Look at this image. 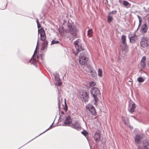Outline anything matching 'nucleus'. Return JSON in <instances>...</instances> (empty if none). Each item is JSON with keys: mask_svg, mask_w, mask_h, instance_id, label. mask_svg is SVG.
I'll use <instances>...</instances> for the list:
<instances>
[{"mask_svg": "<svg viewBox=\"0 0 149 149\" xmlns=\"http://www.w3.org/2000/svg\"><path fill=\"white\" fill-rule=\"evenodd\" d=\"M68 28L65 31L67 37L70 40H73L77 37L79 31L74 25H68Z\"/></svg>", "mask_w": 149, "mask_h": 149, "instance_id": "nucleus-1", "label": "nucleus"}, {"mask_svg": "<svg viewBox=\"0 0 149 149\" xmlns=\"http://www.w3.org/2000/svg\"><path fill=\"white\" fill-rule=\"evenodd\" d=\"M91 92L95 101L94 104L95 105H96L97 104L96 102L98 100V97H99L100 95V90L97 88L93 87L91 89Z\"/></svg>", "mask_w": 149, "mask_h": 149, "instance_id": "nucleus-2", "label": "nucleus"}, {"mask_svg": "<svg viewBox=\"0 0 149 149\" xmlns=\"http://www.w3.org/2000/svg\"><path fill=\"white\" fill-rule=\"evenodd\" d=\"M74 44L77 51V52L74 53V54L75 55L77 56L78 54V51H82L84 50V48L82 46L81 41L80 39H77L74 41Z\"/></svg>", "mask_w": 149, "mask_h": 149, "instance_id": "nucleus-3", "label": "nucleus"}, {"mask_svg": "<svg viewBox=\"0 0 149 149\" xmlns=\"http://www.w3.org/2000/svg\"><path fill=\"white\" fill-rule=\"evenodd\" d=\"M86 54L81 53L79 57V62L81 65H84L88 60V58L86 56Z\"/></svg>", "mask_w": 149, "mask_h": 149, "instance_id": "nucleus-4", "label": "nucleus"}, {"mask_svg": "<svg viewBox=\"0 0 149 149\" xmlns=\"http://www.w3.org/2000/svg\"><path fill=\"white\" fill-rule=\"evenodd\" d=\"M86 108L88 110L92 115L94 116L96 115L97 113L95 108L91 104H88L86 106Z\"/></svg>", "mask_w": 149, "mask_h": 149, "instance_id": "nucleus-5", "label": "nucleus"}, {"mask_svg": "<svg viewBox=\"0 0 149 149\" xmlns=\"http://www.w3.org/2000/svg\"><path fill=\"white\" fill-rule=\"evenodd\" d=\"M141 46L143 47H145L149 45V40L145 37H143L140 42Z\"/></svg>", "mask_w": 149, "mask_h": 149, "instance_id": "nucleus-6", "label": "nucleus"}, {"mask_svg": "<svg viewBox=\"0 0 149 149\" xmlns=\"http://www.w3.org/2000/svg\"><path fill=\"white\" fill-rule=\"evenodd\" d=\"M38 33L40 34L41 40L42 41H44L46 38V36L45 31L43 28H41L38 30Z\"/></svg>", "mask_w": 149, "mask_h": 149, "instance_id": "nucleus-7", "label": "nucleus"}, {"mask_svg": "<svg viewBox=\"0 0 149 149\" xmlns=\"http://www.w3.org/2000/svg\"><path fill=\"white\" fill-rule=\"evenodd\" d=\"M80 97L82 101H84L85 102H87L88 99V94L85 92H83L81 94Z\"/></svg>", "mask_w": 149, "mask_h": 149, "instance_id": "nucleus-8", "label": "nucleus"}, {"mask_svg": "<svg viewBox=\"0 0 149 149\" xmlns=\"http://www.w3.org/2000/svg\"><path fill=\"white\" fill-rule=\"evenodd\" d=\"M70 126L78 130H80L81 128L80 124L77 121L74 123H72Z\"/></svg>", "mask_w": 149, "mask_h": 149, "instance_id": "nucleus-9", "label": "nucleus"}, {"mask_svg": "<svg viewBox=\"0 0 149 149\" xmlns=\"http://www.w3.org/2000/svg\"><path fill=\"white\" fill-rule=\"evenodd\" d=\"M71 122L72 119L69 116H68L66 117L65 120L64 122V125L66 126H69Z\"/></svg>", "mask_w": 149, "mask_h": 149, "instance_id": "nucleus-10", "label": "nucleus"}, {"mask_svg": "<svg viewBox=\"0 0 149 149\" xmlns=\"http://www.w3.org/2000/svg\"><path fill=\"white\" fill-rule=\"evenodd\" d=\"M148 30V27L146 24L142 26L140 29L141 32L143 33H146Z\"/></svg>", "mask_w": 149, "mask_h": 149, "instance_id": "nucleus-11", "label": "nucleus"}, {"mask_svg": "<svg viewBox=\"0 0 149 149\" xmlns=\"http://www.w3.org/2000/svg\"><path fill=\"white\" fill-rule=\"evenodd\" d=\"M100 133L98 132H96L94 137L95 141L97 142H98L100 141Z\"/></svg>", "mask_w": 149, "mask_h": 149, "instance_id": "nucleus-12", "label": "nucleus"}, {"mask_svg": "<svg viewBox=\"0 0 149 149\" xmlns=\"http://www.w3.org/2000/svg\"><path fill=\"white\" fill-rule=\"evenodd\" d=\"M58 107L60 108V104L61 103L62 101V98L61 97V95L60 94H61V90H59V89H58Z\"/></svg>", "mask_w": 149, "mask_h": 149, "instance_id": "nucleus-13", "label": "nucleus"}, {"mask_svg": "<svg viewBox=\"0 0 149 149\" xmlns=\"http://www.w3.org/2000/svg\"><path fill=\"white\" fill-rule=\"evenodd\" d=\"M88 72L89 73V75L93 77H96L97 74L95 70H93L91 69H89L88 70Z\"/></svg>", "mask_w": 149, "mask_h": 149, "instance_id": "nucleus-14", "label": "nucleus"}, {"mask_svg": "<svg viewBox=\"0 0 149 149\" xmlns=\"http://www.w3.org/2000/svg\"><path fill=\"white\" fill-rule=\"evenodd\" d=\"M141 139V137L140 135H136L134 138L135 142L137 144L139 143H140V140Z\"/></svg>", "mask_w": 149, "mask_h": 149, "instance_id": "nucleus-15", "label": "nucleus"}, {"mask_svg": "<svg viewBox=\"0 0 149 149\" xmlns=\"http://www.w3.org/2000/svg\"><path fill=\"white\" fill-rule=\"evenodd\" d=\"M137 39V37L136 36L134 35V36L131 37L130 39V42L133 43Z\"/></svg>", "mask_w": 149, "mask_h": 149, "instance_id": "nucleus-16", "label": "nucleus"}, {"mask_svg": "<svg viewBox=\"0 0 149 149\" xmlns=\"http://www.w3.org/2000/svg\"><path fill=\"white\" fill-rule=\"evenodd\" d=\"M135 108V104L134 103L132 104L131 107H130V109H129V112L131 113H133L134 111Z\"/></svg>", "mask_w": 149, "mask_h": 149, "instance_id": "nucleus-17", "label": "nucleus"}, {"mask_svg": "<svg viewBox=\"0 0 149 149\" xmlns=\"http://www.w3.org/2000/svg\"><path fill=\"white\" fill-rule=\"evenodd\" d=\"M123 5L127 8L130 7L131 6V4L127 1H123Z\"/></svg>", "mask_w": 149, "mask_h": 149, "instance_id": "nucleus-18", "label": "nucleus"}, {"mask_svg": "<svg viewBox=\"0 0 149 149\" xmlns=\"http://www.w3.org/2000/svg\"><path fill=\"white\" fill-rule=\"evenodd\" d=\"M48 42L47 40H45L43 43L42 47V48H43V49H44L46 48L48 45Z\"/></svg>", "mask_w": 149, "mask_h": 149, "instance_id": "nucleus-19", "label": "nucleus"}, {"mask_svg": "<svg viewBox=\"0 0 149 149\" xmlns=\"http://www.w3.org/2000/svg\"><path fill=\"white\" fill-rule=\"evenodd\" d=\"M121 40L122 41V43L123 44H125L126 43V36L125 35H123L121 36Z\"/></svg>", "mask_w": 149, "mask_h": 149, "instance_id": "nucleus-20", "label": "nucleus"}, {"mask_svg": "<svg viewBox=\"0 0 149 149\" xmlns=\"http://www.w3.org/2000/svg\"><path fill=\"white\" fill-rule=\"evenodd\" d=\"M102 69L99 68L98 70V74L99 77H102Z\"/></svg>", "mask_w": 149, "mask_h": 149, "instance_id": "nucleus-21", "label": "nucleus"}, {"mask_svg": "<svg viewBox=\"0 0 149 149\" xmlns=\"http://www.w3.org/2000/svg\"><path fill=\"white\" fill-rule=\"evenodd\" d=\"M81 133L87 138V137L88 135V134L86 131L84 130L81 132Z\"/></svg>", "mask_w": 149, "mask_h": 149, "instance_id": "nucleus-22", "label": "nucleus"}, {"mask_svg": "<svg viewBox=\"0 0 149 149\" xmlns=\"http://www.w3.org/2000/svg\"><path fill=\"white\" fill-rule=\"evenodd\" d=\"M137 16L138 18L139 19V26H138V28H139V26H140V25H141V23L142 20V18H141V17H140V16H139V15H137Z\"/></svg>", "mask_w": 149, "mask_h": 149, "instance_id": "nucleus-23", "label": "nucleus"}, {"mask_svg": "<svg viewBox=\"0 0 149 149\" xmlns=\"http://www.w3.org/2000/svg\"><path fill=\"white\" fill-rule=\"evenodd\" d=\"M92 31L91 29H89L88 31L87 35L89 37H91L92 36L91 33Z\"/></svg>", "mask_w": 149, "mask_h": 149, "instance_id": "nucleus-24", "label": "nucleus"}, {"mask_svg": "<svg viewBox=\"0 0 149 149\" xmlns=\"http://www.w3.org/2000/svg\"><path fill=\"white\" fill-rule=\"evenodd\" d=\"M137 81L140 82H142L144 81V79L141 77H139L137 79Z\"/></svg>", "mask_w": 149, "mask_h": 149, "instance_id": "nucleus-25", "label": "nucleus"}, {"mask_svg": "<svg viewBox=\"0 0 149 149\" xmlns=\"http://www.w3.org/2000/svg\"><path fill=\"white\" fill-rule=\"evenodd\" d=\"M54 76L55 79L56 81H60V79L58 75H54Z\"/></svg>", "mask_w": 149, "mask_h": 149, "instance_id": "nucleus-26", "label": "nucleus"}, {"mask_svg": "<svg viewBox=\"0 0 149 149\" xmlns=\"http://www.w3.org/2000/svg\"><path fill=\"white\" fill-rule=\"evenodd\" d=\"M108 22H111V21H112V19H113V17L112 16L110 15H109L108 16Z\"/></svg>", "mask_w": 149, "mask_h": 149, "instance_id": "nucleus-27", "label": "nucleus"}, {"mask_svg": "<svg viewBox=\"0 0 149 149\" xmlns=\"http://www.w3.org/2000/svg\"><path fill=\"white\" fill-rule=\"evenodd\" d=\"M36 22H37V24L38 28V29L40 28V29H41V28H42V27H41V25L40 24L38 20V19H36Z\"/></svg>", "mask_w": 149, "mask_h": 149, "instance_id": "nucleus-28", "label": "nucleus"}, {"mask_svg": "<svg viewBox=\"0 0 149 149\" xmlns=\"http://www.w3.org/2000/svg\"><path fill=\"white\" fill-rule=\"evenodd\" d=\"M124 46V49L125 50H126L128 48V46L127 44V43H125V44H123Z\"/></svg>", "mask_w": 149, "mask_h": 149, "instance_id": "nucleus-29", "label": "nucleus"}, {"mask_svg": "<svg viewBox=\"0 0 149 149\" xmlns=\"http://www.w3.org/2000/svg\"><path fill=\"white\" fill-rule=\"evenodd\" d=\"M59 42L58 41L53 40L51 43V44H57Z\"/></svg>", "mask_w": 149, "mask_h": 149, "instance_id": "nucleus-30", "label": "nucleus"}, {"mask_svg": "<svg viewBox=\"0 0 149 149\" xmlns=\"http://www.w3.org/2000/svg\"><path fill=\"white\" fill-rule=\"evenodd\" d=\"M90 85L91 86H93L95 85V83L93 81H91L89 83Z\"/></svg>", "mask_w": 149, "mask_h": 149, "instance_id": "nucleus-31", "label": "nucleus"}, {"mask_svg": "<svg viewBox=\"0 0 149 149\" xmlns=\"http://www.w3.org/2000/svg\"><path fill=\"white\" fill-rule=\"evenodd\" d=\"M30 62H31L32 64H34L36 63V61L35 60L32 58L30 61Z\"/></svg>", "mask_w": 149, "mask_h": 149, "instance_id": "nucleus-32", "label": "nucleus"}, {"mask_svg": "<svg viewBox=\"0 0 149 149\" xmlns=\"http://www.w3.org/2000/svg\"><path fill=\"white\" fill-rule=\"evenodd\" d=\"M146 65L145 62H141V65L142 68H144Z\"/></svg>", "mask_w": 149, "mask_h": 149, "instance_id": "nucleus-33", "label": "nucleus"}, {"mask_svg": "<svg viewBox=\"0 0 149 149\" xmlns=\"http://www.w3.org/2000/svg\"><path fill=\"white\" fill-rule=\"evenodd\" d=\"M146 60V58L145 56H143L141 59V62H145Z\"/></svg>", "mask_w": 149, "mask_h": 149, "instance_id": "nucleus-34", "label": "nucleus"}, {"mask_svg": "<svg viewBox=\"0 0 149 149\" xmlns=\"http://www.w3.org/2000/svg\"><path fill=\"white\" fill-rule=\"evenodd\" d=\"M125 124H127V126H129V127L130 129H132V128L133 127H132V126H130V124H129V123H126V122H125Z\"/></svg>", "mask_w": 149, "mask_h": 149, "instance_id": "nucleus-35", "label": "nucleus"}, {"mask_svg": "<svg viewBox=\"0 0 149 149\" xmlns=\"http://www.w3.org/2000/svg\"><path fill=\"white\" fill-rule=\"evenodd\" d=\"M62 84V83L60 82H58V83H56V85H58L59 86H61Z\"/></svg>", "mask_w": 149, "mask_h": 149, "instance_id": "nucleus-36", "label": "nucleus"}, {"mask_svg": "<svg viewBox=\"0 0 149 149\" xmlns=\"http://www.w3.org/2000/svg\"><path fill=\"white\" fill-rule=\"evenodd\" d=\"M138 149H148V148H145L144 149L141 148H140V147L139 146L138 147Z\"/></svg>", "mask_w": 149, "mask_h": 149, "instance_id": "nucleus-37", "label": "nucleus"}, {"mask_svg": "<svg viewBox=\"0 0 149 149\" xmlns=\"http://www.w3.org/2000/svg\"><path fill=\"white\" fill-rule=\"evenodd\" d=\"M53 125V124H52L51 126H50L49 127V128H48L47 130H46V131H45V132H46V131H47V130H49L51 127Z\"/></svg>", "mask_w": 149, "mask_h": 149, "instance_id": "nucleus-38", "label": "nucleus"}, {"mask_svg": "<svg viewBox=\"0 0 149 149\" xmlns=\"http://www.w3.org/2000/svg\"><path fill=\"white\" fill-rule=\"evenodd\" d=\"M38 41H37V47L38 46Z\"/></svg>", "mask_w": 149, "mask_h": 149, "instance_id": "nucleus-39", "label": "nucleus"}, {"mask_svg": "<svg viewBox=\"0 0 149 149\" xmlns=\"http://www.w3.org/2000/svg\"><path fill=\"white\" fill-rule=\"evenodd\" d=\"M45 132H43L42 133L40 134V135H41V134H42L44 133Z\"/></svg>", "mask_w": 149, "mask_h": 149, "instance_id": "nucleus-40", "label": "nucleus"}, {"mask_svg": "<svg viewBox=\"0 0 149 149\" xmlns=\"http://www.w3.org/2000/svg\"><path fill=\"white\" fill-rule=\"evenodd\" d=\"M45 132H43L42 133L40 134V135H41V134H42L44 133Z\"/></svg>", "mask_w": 149, "mask_h": 149, "instance_id": "nucleus-41", "label": "nucleus"}, {"mask_svg": "<svg viewBox=\"0 0 149 149\" xmlns=\"http://www.w3.org/2000/svg\"><path fill=\"white\" fill-rule=\"evenodd\" d=\"M45 132H43L42 133L40 134V135H41V134H42L44 133Z\"/></svg>", "mask_w": 149, "mask_h": 149, "instance_id": "nucleus-42", "label": "nucleus"}, {"mask_svg": "<svg viewBox=\"0 0 149 149\" xmlns=\"http://www.w3.org/2000/svg\"><path fill=\"white\" fill-rule=\"evenodd\" d=\"M36 50H35V52H34V53H36Z\"/></svg>", "mask_w": 149, "mask_h": 149, "instance_id": "nucleus-43", "label": "nucleus"}]
</instances>
